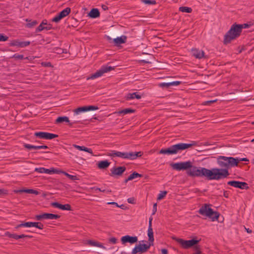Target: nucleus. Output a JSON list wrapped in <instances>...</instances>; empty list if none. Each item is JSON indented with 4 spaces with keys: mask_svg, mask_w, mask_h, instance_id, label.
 <instances>
[{
    "mask_svg": "<svg viewBox=\"0 0 254 254\" xmlns=\"http://www.w3.org/2000/svg\"><path fill=\"white\" fill-rule=\"evenodd\" d=\"M239 160L238 158L232 157L219 156L217 158V163L220 168L212 169L214 180H219L227 178L229 175V169L234 166H238Z\"/></svg>",
    "mask_w": 254,
    "mask_h": 254,
    "instance_id": "nucleus-1",
    "label": "nucleus"
},
{
    "mask_svg": "<svg viewBox=\"0 0 254 254\" xmlns=\"http://www.w3.org/2000/svg\"><path fill=\"white\" fill-rule=\"evenodd\" d=\"M250 25L247 23L243 24H233L230 30L224 36V43L227 44L230 43L232 40L235 39L240 36L243 28H247Z\"/></svg>",
    "mask_w": 254,
    "mask_h": 254,
    "instance_id": "nucleus-2",
    "label": "nucleus"
},
{
    "mask_svg": "<svg viewBox=\"0 0 254 254\" xmlns=\"http://www.w3.org/2000/svg\"><path fill=\"white\" fill-rule=\"evenodd\" d=\"M188 176L192 177H206L208 180H214L213 174L211 170L204 167H197L191 165L190 169L187 171Z\"/></svg>",
    "mask_w": 254,
    "mask_h": 254,
    "instance_id": "nucleus-3",
    "label": "nucleus"
},
{
    "mask_svg": "<svg viewBox=\"0 0 254 254\" xmlns=\"http://www.w3.org/2000/svg\"><path fill=\"white\" fill-rule=\"evenodd\" d=\"M143 153L141 151L139 152H122L113 150L108 155L112 157H119L123 159H127L130 160H134L138 157H141Z\"/></svg>",
    "mask_w": 254,
    "mask_h": 254,
    "instance_id": "nucleus-4",
    "label": "nucleus"
},
{
    "mask_svg": "<svg viewBox=\"0 0 254 254\" xmlns=\"http://www.w3.org/2000/svg\"><path fill=\"white\" fill-rule=\"evenodd\" d=\"M209 205L205 204L202 206L198 210V213L204 216H206L211 219L214 221L217 220L219 217L220 214L217 211H214L213 210L209 207Z\"/></svg>",
    "mask_w": 254,
    "mask_h": 254,
    "instance_id": "nucleus-5",
    "label": "nucleus"
},
{
    "mask_svg": "<svg viewBox=\"0 0 254 254\" xmlns=\"http://www.w3.org/2000/svg\"><path fill=\"white\" fill-rule=\"evenodd\" d=\"M173 239L178 242L184 249H189L194 246L196 250L199 249V246L196 245L200 240H196L192 239L190 240H185L181 238H174Z\"/></svg>",
    "mask_w": 254,
    "mask_h": 254,
    "instance_id": "nucleus-6",
    "label": "nucleus"
},
{
    "mask_svg": "<svg viewBox=\"0 0 254 254\" xmlns=\"http://www.w3.org/2000/svg\"><path fill=\"white\" fill-rule=\"evenodd\" d=\"M114 67L111 66H103L102 67L97 71L94 73L91 74L90 76L87 78V80L94 79L101 76L104 73H106L114 69Z\"/></svg>",
    "mask_w": 254,
    "mask_h": 254,
    "instance_id": "nucleus-7",
    "label": "nucleus"
},
{
    "mask_svg": "<svg viewBox=\"0 0 254 254\" xmlns=\"http://www.w3.org/2000/svg\"><path fill=\"white\" fill-rule=\"evenodd\" d=\"M192 163L189 161L187 162L176 163L172 164L171 165L173 169L181 171V170H188L190 169L191 167Z\"/></svg>",
    "mask_w": 254,
    "mask_h": 254,
    "instance_id": "nucleus-8",
    "label": "nucleus"
},
{
    "mask_svg": "<svg viewBox=\"0 0 254 254\" xmlns=\"http://www.w3.org/2000/svg\"><path fill=\"white\" fill-rule=\"evenodd\" d=\"M196 142L192 141L191 143H180L173 145V148L175 154H177L179 151L184 150L193 146H195Z\"/></svg>",
    "mask_w": 254,
    "mask_h": 254,
    "instance_id": "nucleus-9",
    "label": "nucleus"
},
{
    "mask_svg": "<svg viewBox=\"0 0 254 254\" xmlns=\"http://www.w3.org/2000/svg\"><path fill=\"white\" fill-rule=\"evenodd\" d=\"M60 215L58 214L44 213L35 215V218L37 220L40 221L43 219H57L60 218Z\"/></svg>",
    "mask_w": 254,
    "mask_h": 254,
    "instance_id": "nucleus-10",
    "label": "nucleus"
},
{
    "mask_svg": "<svg viewBox=\"0 0 254 254\" xmlns=\"http://www.w3.org/2000/svg\"><path fill=\"white\" fill-rule=\"evenodd\" d=\"M35 227L39 229H43L44 228V225L41 222H27L22 223L19 225H18L16 227H15V229H17L20 227Z\"/></svg>",
    "mask_w": 254,
    "mask_h": 254,
    "instance_id": "nucleus-11",
    "label": "nucleus"
},
{
    "mask_svg": "<svg viewBox=\"0 0 254 254\" xmlns=\"http://www.w3.org/2000/svg\"><path fill=\"white\" fill-rule=\"evenodd\" d=\"M228 185L241 189L248 190L249 189L248 184L246 182H239L237 181H231L227 183Z\"/></svg>",
    "mask_w": 254,
    "mask_h": 254,
    "instance_id": "nucleus-12",
    "label": "nucleus"
},
{
    "mask_svg": "<svg viewBox=\"0 0 254 254\" xmlns=\"http://www.w3.org/2000/svg\"><path fill=\"white\" fill-rule=\"evenodd\" d=\"M34 135L40 138L46 139H52L58 136L57 134L46 132H36L34 133Z\"/></svg>",
    "mask_w": 254,
    "mask_h": 254,
    "instance_id": "nucleus-13",
    "label": "nucleus"
},
{
    "mask_svg": "<svg viewBox=\"0 0 254 254\" xmlns=\"http://www.w3.org/2000/svg\"><path fill=\"white\" fill-rule=\"evenodd\" d=\"M126 170V167L125 166L114 167L111 169V176H121Z\"/></svg>",
    "mask_w": 254,
    "mask_h": 254,
    "instance_id": "nucleus-14",
    "label": "nucleus"
},
{
    "mask_svg": "<svg viewBox=\"0 0 254 254\" xmlns=\"http://www.w3.org/2000/svg\"><path fill=\"white\" fill-rule=\"evenodd\" d=\"M98 107L95 106H83L77 108V109H75L74 110V112L76 114H78L81 112H84L91 110H98Z\"/></svg>",
    "mask_w": 254,
    "mask_h": 254,
    "instance_id": "nucleus-15",
    "label": "nucleus"
},
{
    "mask_svg": "<svg viewBox=\"0 0 254 254\" xmlns=\"http://www.w3.org/2000/svg\"><path fill=\"white\" fill-rule=\"evenodd\" d=\"M138 239L136 236H130L129 235H126L123 237L121 238V242L123 244H125L126 243H129L131 244L135 243L137 242Z\"/></svg>",
    "mask_w": 254,
    "mask_h": 254,
    "instance_id": "nucleus-16",
    "label": "nucleus"
},
{
    "mask_svg": "<svg viewBox=\"0 0 254 254\" xmlns=\"http://www.w3.org/2000/svg\"><path fill=\"white\" fill-rule=\"evenodd\" d=\"M30 42L29 41H20L18 40H14L9 43L10 46H16L17 47L23 48L29 45Z\"/></svg>",
    "mask_w": 254,
    "mask_h": 254,
    "instance_id": "nucleus-17",
    "label": "nucleus"
},
{
    "mask_svg": "<svg viewBox=\"0 0 254 254\" xmlns=\"http://www.w3.org/2000/svg\"><path fill=\"white\" fill-rule=\"evenodd\" d=\"M35 171L39 173H45L50 174L52 173H58L59 172L58 170L55 169L54 168L48 169L43 167L36 168L35 169Z\"/></svg>",
    "mask_w": 254,
    "mask_h": 254,
    "instance_id": "nucleus-18",
    "label": "nucleus"
},
{
    "mask_svg": "<svg viewBox=\"0 0 254 254\" xmlns=\"http://www.w3.org/2000/svg\"><path fill=\"white\" fill-rule=\"evenodd\" d=\"M64 122L67 123L69 127H72L75 123H77L78 121H75L74 122H70L68 119V118L66 116L59 117L56 120V123H62Z\"/></svg>",
    "mask_w": 254,
    "mask_h": 254,
    "instance_id": "nucleus-19",
    "label": "nucleus"
},
{
    "mask_svg": "<svg viewBox=\"0 0 254 254\" xmlns=\"http://www.w3.org/2000/svg\"><path fill=\"white\" fill-rule=\"evenodd\" d=\"M53 207L61 209L62 210H71V207L70 204H62L57 202H53L51 203Z\"/></svg>",
    "mask_w": 254,
    "mask_h": 254,
    "instance_id": "nucleus-20",
    "label": "nucleus"
},
{
    "mask_svg": "<svg viewBox=\"0 0 254 254\" xmlns=\"http://www.w3.org/2000/svg\"><path fill=\"white\" fill-rule=\"evenodd\" d=\"M192 55L196 59H201L204 57V52L202 50H199L197 49L191 50Z\"/></svg>",
    "mask_w": 254,
    "mask_h": 254,
    "instance_id": "nucleus-21",
    "label": "nucleus"
},
{
    "mask_svg": "<svg viewBox=\"0 0 254 254\" xmlns=\"http://www.w3.org/2000/svg\"><path fill=\"white\" fill-rule=\"evenodd\" d=\"M181 81H176L167 83H161L159 86L162 88H168L171 86H177L181 83Z\"/></svg>",
    "mask_w": 254,
    "mask_h": 254,
    "instance_id": "nucleus-22",
    "label": "nucleus"
},
{
    "mask_svg": "<svg viewBox=\"0 0 254 254\" xmlns=\"http://www.w3.org/2000/svg\"><path fill=\"white\" fill-rule=\"evenodd\" d=\"M160 154H168V155H172L175 154L173 145L170 146L169 147L165 149H162L159 151Z\"/></svg>",
    "mask_w": 254,
    "mask_h": 254,
    "instance_id": "nucleus-23",
    "label": "nucleus"
},
{
    "mask_svg": "<svg viewBox=\"0 0 254 254\" xmlns=\"http://www.w3.org/2000/svg\"><path fill=\"white\" fill-rule=\"evenodd\" d=\"M88 16L92 18H97L100 16V12L97 8H92L88 13Z\"/></svg>",
    "mask_w": 254,
    "mask_h": 254,
    "instance_id": "nucleus-24",
    "label": "nucleus"
},
{
    "mask_svg": "<svg viewBox=\"0 0 254 254\" xmlns=\"http://www.w3.org/2000/svg\"><path fill=\"white\" fill-rule=\"evenodd\" d=\"M73 147L75 148L80 150V151H84L87 152L91 154H93V151L91 149L87 148L84 146H79L76 144H73Z\"/></svg>",
    "mask_w": 254,
    "mask_h": 254,
    "instance_id": "nucleus-25",
    "label": "nucleus"
},
{
    "mask_svg": "<svg viewBox=\"0 0 254 254\" xmlns=\"http://www.w3.org/2000/svg\"><path fill=\"white\" fill-rule=\"evenodd\" d=\"M110 164V162L108 160H104L99 162L98 167L99 168L103 169L108 168Z\"/></svg>",
    "mask_w": 254,
    "mask_h": 254,
    "instance_id": "nucleus-26",
    "label": "nucleus"
},
{
    "mask_svg": "<svg viewBox=\"0 0 254 254\" xmlns=\"http://www.w3.org/2000/svg\"><path fill=\"white\" fill-rule=\"evenodd\" d=\"M127 39V37L125 36H122L120 37H117L114 39V42L116 45H119L125 43Z\"/></svg>",
    "mask_w": 254,
    "mask_h": 254,
    "instance_id": "nucleus-27",
    "label": "nucleus"
},
{
    "mask_svg": "<svg viewBox=\"0 0 254 254\" xmlns=\"http://www.w3.org/2000/svg\"><path fill=\"white\" fill-rule=\"evenodd\" d=\"M141 96L137 93V92H134L132 93H128L127 95L126 98L127 99H133L134 98H136L137 99H139L141 98Z\"/></svg>",
    "mask_w": 254,
    "mask_h": 254,
    "instance_id": "nucleus-28",
    "label": "nucleus"
},
{
    "mask_svg": "<svg viewBox=\"0 0 254 254\" xmlns=\"http://www.w3.org/2000/svg\"><path fill=\"white\" fill-rule=\"evenodd\" d=\"M140 252L141 253H144L142 248V244H139L138 246H136L132 251V254H136L137 253Z\"/></svg>",
    "mask_w": 254,
    "mask_h": 254,
    "instance_id": "nucleus-29",
    "label": "nucleus"
},
{
    "mask_svg": "<svg viewBox=\"0 0 254 254\" xmlns=\"http://www.w3.org/2000/svg\"><path fill=\"white\" fill-rule=\"evenodd\" d=\"M135 111V110L134 109H132L130 108H126V109H123L121 111H120L117 112V113L119 115L122 114H123L124 115H126L127 114L134 113Z\"/></svg>",
    "mask_w": 254,
    "mask_h": 254,
    "instance_id": "nucleus-30",
    "label": "nucleus"
},
{
    "mask_svg": "<svg viewBox=\"0 0 254 254\" xmlns=\"http://www.w3.org/2000/svg\"><path fill=\"white\" fill-rule=\"evenodd\" d=\"M87 244H88L90 246H96L100 248H103L104 249H106V248L101 243H99L97 242H95L92 240H89L87 241Z\"/></svg>",
    "mask_w": 254,
    "mask_h": 254,
    "instance_id": "nucleus-31",
    "label": "nucleus"
},
{
    "mask_svg": "<svg viewBox=\"0 0 254 254\" xmlns=\"http://www.w3.org/2000/svg\"><path fill=\"white\" fill-rule=\"evenodd\" d=\"M24 238H32V236L30 235H26L24 234H21V235H17L15 234H12V238H13L15 240H18L19 239Z\"/></svg>",
    "mask_w": 254,
    "mask_h": 254,
    "instance_id": "nucleus-32",
    "label": "nucleus"
},
{
    "mask_svg": "<svg viewBox=\"0 0 254 254\" xmlns=\"http://www.w3.org/2000/svg\"><path fill=\"white\" fill-rule=\"evenodd\" d=\"M71 11V9L69 7H66V8L61 11L59 14L64 18L68 15Z\"/></svg>",
    "mask_w": 254,
    "mask_h": 254,
    "instance_id": "nucleus-33",
    "label": "nucleus"
},
{
    "mask_svg": "<svg viewBox=\"0 0 254 254\" xmlns=\"http://www.w3.org/2000/svg\"><path fill=\"white\" fill-rule=\"evenodd\" d=\"M148 236L149 242L153 243L154 241L153 229H148Z\"/></svg>",
    "mask_w": 254,
    "mask_h": 254,
    "instance_id": "nucleus-34",
    "label": "nucleus"
},
{
    "mask_svg": "<svg viewBox=\"0 0 254 254\" xmlns=\"http://www.w3.org/2000/svg\"><path fill=\"white\" fill-rule=\"evenodd\" d=\"M23 146L25 148H27L28 149H41V145L35 146V145H32L29 144L24 143L23 145Z\"/></svg>",
    "mask_w": 254,
    "mask_h": 254,
    "instance_id": "nucleus-35",
    "label": "nucleus"
},
{
    "mask_svg": "<svg viewBox=\"0 0 254 254\" xmlns=\"http://www.w3.org/2000/svg\"><path fill=\"white\" fill-rule=\"evenodd\" d=\"M142 176V175L141 174L136 172H134L128 176V179H131V180H132L136 178L141 177Z\"/></svg>",
    "mask_w": 254,
    "mask_h": 254,
    "instance_id": "nucleus-36",
    "label": "nucleus"
},
{
    "mask_svg": "<svg viewBox=\"0 0 254 254\" xmlns=\"http://www.w3.org/2000/svg\"><path fill=\"white\" fill-rule=\"evenodd\" d=\"M179 10L183 12L190 13L192 11V9L190 7L186 6L180 7Z\"/></svg>",
    "mask_w": 254,
    "mask_h": 254,
    "instance_id": "nucleus-37",
    "label": "nucleus"
},
{
    "mask_svg": "<svg viewBox=\"0 0 254 254\" xmlns=\"http://www.w3.org/2000/svg\"><path fill=\"white\" fill-rule=\"evenodd\" d=\"M23 191H24V192L34 194L35 195H38L39 194V191H38L36 190H33V189H23Z\"/></svg>",
    "mask_w": 254,
    "mask_h": 254,
    "instance_id": "nucleus-38",
    "label": "nucleus"
},
{
    "mask_svg": "<svg viewBox=\"0 0 254 254\" xmlns=\"http://www.w3.org/2000/svg\"><path fill=\"white\" fill-rule=\"evenodd\" d=\"M62 173L65 176H66L67 177H68L70 180H73V181H74V180H78L77 177L76 176H73V175H71L69 174H68L66 172H62Z\"/></svg>",
    "mask_w": 254,
    "mask_h": 254,
    "instance_id": "nucleus-39",
    "label": "nucleus"
},
{
    "mask_svg": "<svg viewBox=\"0 0 254 254\" xmlns=\"http://www.w3.org/2000/svg\"><path fill=\"white\" fill-rule=\"evenodd\" d=\"M38 24L37 20L31 21V22L27 23L26 25V27L27 28H32Z\"/></svg>",
    "mask_w": 254,
    "mask_h": 254,
    "instance_id": "nucleus-40",
    "label": "nucleus"
},
{
    "mask_svg": "<svg viewBox=\"0 0 254 254\" xmlns=\"http://www.w3.org/2000/svg\"><path fill=\"white\" fill-rule=\"evenodd\" d=\"M153 243L149 242V245L142 244L143 252H146L150 247L151 246L153 245Z\"/></svg>",
    "mask_w": 254,
    "mask_h": 254,
    "instance_id": "nucleus-41",
    "label": "nucleus"
},
{
    "mask_svg": "<svg viewBox=\"0 0 254 254\" xmlns=\"http://www.w3.org/2000/svg\"><path fill=\"white\" fill-rule=\"evenodd\" d=\"M167 193V191H161V193H160L158 194V197H157V199L161 200V199H163L166 196Z\"/></svg>",
    "mask_w": 254,
    "mask_h": 254,
    "instance_id": "nucleus-42",
    "label": "nucleus"
},
{
    "mask_svg": "<svg viewBox=\"0 0 254 254\" xmlns=\"http://www.w3.org/2000/svg\"><path fill=\"white\" fill-rule=\"evenodd\" d=\"M63 17L59 13L52 19V21L55 22H59Z\"/></svg>",
    "mask_w": 254,
    "mask_h": 254,
    "instance_id": "nucleus-43",
    "label": "nucleus"
},
{
    "mask_svg": "<svg viewBox=\"0 0 254 254\" xmlns=\"http://www.w3.org/2000/svg\"><path fill=\"white\" fill-rule=\"evenodd\" d=\"M44 29H46L47 30H50V28H45L44 26H43V25L42 24H40L38 27L36 29V32H40Z\"/></svg>",
    "mask_w": 254,
    "mask_h": 254,
    "instance_id": "nucleus-44",
    "label": "nucleus"
},
{
    "mask_svg": "<svg viewBox=\"0 0 254 254\" xmlns=\"http://www.w3.org/2000/svg\"><path fill=\"white\" fill-rule=\"evenodd\" d=\"M142 1L147 4H155L156 2L154 0H143Z\"/></svg>",
    "mask_w": 254,
    "mask_h": 254,
    "instance_id": "nucleus-45",
    "label": "nucleus"
},
{
    "mask_svg": "<svg viewBox=\"0 0 254 254\" xmlns=\"http://www.w3.org/2000/svg\"><path fill=\"white\" fill-rule=\"evenodd\" d=\"M13 58L17 60H23L24 59V56L22 55H18L17 54H14L13 56Z\"/></svg>",
    "mask_w": 254,
    "mask_h": 254,
    "instance_id": "nucleus-46",
    "label": "nucleus"
},
{
    "mask_svg": "<svg viewBox=\"0 0 254 254\" xmlns=\"http://www.w3.org/2000/svg\"><path fill=\"white\" fill-rule=\"evenodd\" d=\"M8 39L7 36L4 35L3 34H0V41H6Z\"/></svg>",
    "mask_w": 254,
    "mask_h": 254,
    "instance_id": "nucleus-47",
    "label": "nucleus"
},
{
    "mask_svg": "<svg viewBox=\"0 0 254 254\" xmlns=\"http://www.w3.org/2000/svg\"><path fill=\"white\" fill-rule=\"evenodd\" d=\"M8 193L7 190L4 189H0V195H6Z\"/></svg>",
    "mask_w": 254,
    "mask_h": 254,
    "instance_id": "nucleus-48",
    "label": "nucleus"
},
{
    "mask_svg": "<svg viewBox=\"0 0 254 254\" xmlns=\"http://www.w3.org/2000/svg\"><path fill=\"white\" fill-rule=\"evenodd\" d=\"M55 52L58 54H62L63 52L62 49L57 47L54 49Z\"/></svg>",
    "mask_w": 254,
    "mask_h": 254,
    "instance_id": "nucleus-49",
    "label": "nucleus"
},
{
    "mask_svg": "<svg viewBox=\"0 0 254 254\" xmlns=\"http://www.w3.org/2000/svg\"><path fill=\"white\" fill-rule=\"evenodd\" d=\"M127 202L130 204L135 203V199L134 197H130L127 199Z\"/></svg>",
    "mask_w": 254,
    "mask_h": 254,
    "instance_id": "nucleus-50",
    "label": "nucleus"
},
{
    "mask_svg": "<svg viewBox=\"0 0 254 254\" xmlns=\"http://www.w3.org/2000/svg\"><path fill=\"white\" fill-rule=\"evenodd\" d=\"M117 240L116 238L115 237H112V238H111L110 239H109V242L112 244H116L117 243Z\"/></svg>",
    "mask_w": 254,
    "mask_h": 254,
    "instance_id": "nucleus-51",
    "label": "nucleus"
},
{
    "mask_svg": "<svg viewBox=\"0 0 254 254\" xmlns=\"http://www.w3.org/2000/svg\"><path fill=\"white\" fill-rule=\"evenodd\" d=\"M42 64L46 67H50L52 66V64L50 62H43L42 63Z\"/></svg>",
    "mask_w": 254,
    "mask_h": 254,
    "instance_id": "nucleus-52",
    "label": "nucleus"
},
{
    "mask_svg": "<svg viewBox=\"0 0 254 254\" xmlns=\"http://www.w3.org/2000/svg\"><path fill=\"white\" fill-rule=\"evenodd\" d=\"M156 211H157V203H155L153 204L152 215L155 214V213L156 212Z\"/></svg>",
    "mask_w": 254,
    "mask_h": 254,
    "instance_id": "nucleus-53",
    "label": "nucleus"
},
{
    "mask_svg": "<svg viewBox=\"0 0 254 254\" xmlns=\"http://www.w3.org/2000/svg\"><path fill=\"white\" fill-rule=\"evenodd\" d=\"M216 101V100L207 101L204 102V105H209L211 103H214Z\"/></svg>",
    "mask_w": 254,
    "mask_h": 254,
    "instance_id": "nucleus-54",
    "label": "nucleus"
},
{
    "mask_svg": "<svg viewBox=\"0 0 254 254\" xmlns=\"http://www.w3.org/2000/svg\"><path fill=\"white\" fill-rule=\"evenodd\" d=\"M152 217H150L149 220V226H148V229H152Z\"/></svg>",
    "mask_w": 254,
    "mask_h": 254,
    "instance_id": "nucleus-55",
    "label": "nucleus"
},
{
    "mask_svg": "<svg viewBox=\"0 0 254 254\" xmlns=\"http://www.w3.org/2000/svg\"><path fill=\"white\" fill-rule=\"evenodd\" d=\"M5 236L8 237L9 238H12V234H11L10 232L7 231L4 234Z\"/></svg>",
    "mask_w": 254,
    "mask_h": 254,
    "instance_id": "nucleus-56",
    "label": "nucleus"
},
{
    "mask_svg": "<svg viewBox=\"0 0 254 254\" xmlns=\"http://www.w3.org/2000/svg\"><path fill=\"white\" fill-rule=\"evenodd\" d=\"M108 204H112L114 205H116L117 207L119 206V204L116 202H110L107 203Z\"/></svg>",
    "mask_w": 254,
    "mask_h": 254,
    "instance_id": "nucleus-57",
    "label": "nucleus"
},
{
    "mask_svg": "<svg viewBox=\"0 0 254 254\" xmlns=\"http://www.w3.org/2000/svg\"><path fill=\"white\" fill-rule=\"evenodd\" d=\"M161 252L162 254H168V250L165 249H162Z\"/></svg>",
    "mask_w": 254,
    "mask_h": 254,
    "instance_id": "nucleus-58",
    "label": "nucleus"
},
{
    "mask_svg": "<svg viewBox=\"0 0 254 254\" xmlns=\"http://www.w3.org/2000/svg\"><path fill=\"white\" fill-rule=\"evenodd\" d=\"M15 193H21V192H24L23 191V190H14L13 191Z\"/></svg>",
    "mask_w": 254,
    "mask_h": 254,
    "instance_id": "nucleus-59",
    "label": "nucleus"
},
{
    "mask_svg": "<svg viewBox=\"0 0 254 254\" xmlns=\"http://www.w3.org/2000/svg\"><path fill=\"white\" fill-rule=\"evenodd\" d=\"M102 8L104 10H106L108 9V6L104 4L102 5Z\"/></svg>",
    "mask_w": 254,
    "mask_h": 254,
    "instance_id": "nucleus-60",
    "label": "nucleus"
},
{
    "mask_svg": "<svg viewBox=\"0 0 254 254\" xmlns=\"http://www.w3.org/2000/svg\"><path fill=\"white\" fill-rule=\"evenodd\" d=\"M240 161H249V159L247 158H243L239 159Z\"/></svg>",
    "mask_w": 254,
    "mask_h": 254,
    "instance_id": "nucleus-61",
    "label": "nucleus"
},
{
    "mask_svg": "<svg viewBox=\"0 0 254 254\" xmlns=\"http://www.w3.org/2000/svg\"><path fill=\"white\" fill-rule=\"evenodd\" d=\"M48 147L47 145H41V149H47Z\"/></svg>",
    "mask_w": 254,
    "mask_h": 254,
    "instance_id": "nucleus-62",
    "label": "nucleus"
},
{
    "mask_svg": "<svg viewBox=\"0 0 254 254\" xmlns=\"http://www.w3.org/2000/svg\"><path fill=\"white\" fill-rule=\"evenodd\" d=\"M245 229L248 233H251L252 232V231L251 230H250L249 228L247 229L246 228H245Z\"/></svg>",
    "mask_w": 254,
    "mask_h": 254,
    "instance_id": "nucleus-63",
    "label": "nucleus"
},
{
    "mask_svg": "<svg viewBox=\"0 0 254 254\" xmlns=\"http://www.w3.org/2000/svg\"><path fill=\"white\" fill-rule=\"evenodd\" d=\"M118 207H120L122 209H124V207H125V205L124 204H122L121 205H119V206H118Z\"/></svg>",
    "mask_w": 254,
    "mask_h": 254,
    "instance_id": "nucleus-64",
    "label": "nucleus"
}]
</instances>
